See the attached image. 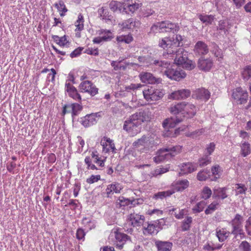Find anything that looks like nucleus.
<instances>
[{"label":"nucleus","mask_w":251,"mask_h":251,"mask_svg":"<svg viewBox=\"0 0 251 251\" xmlns=\"http://www.w3.org/2000/svg\"><path fill=\"white\" fill-rule=\"evenodd\" d=\"M196 106L192 103L186 102H178L174 106V115L176 119H174V123H178L183 120V118H191L196 113Z\"/></svg>","instance_id":"nucleus-1"},{"label":"nucleus","mask_w":251,"mask_h":251,"mask_svg":"<svg viewBox=\"0 0 251 251\" xmlns=\"http://www.w3.org/2000/svg\"><path fill=\"white\" fill-rule=\"evenodd\" d=\"M174 61L177 65H181L188 70H192L196 67L195 63L188 58V52L182 48H179L176 51Z\"/></svg>","instance_id":"nucleus-2"},{"label":"nucleus","mask_w":251,"mask_h":251,"mask_svg":"<svg viewBox=\"0 0 251 251\" xmlns=\"http://www.w3.org/2000/svg\"><path fill=\"white\" fill-rule=\"evenodd\" d=\"M143 94L147 101H156L163 97L164 92L162 90L158 89L153 86H148L143 90Z\"/></svg>","instance_id":"nucleus-3"},{"label":"nucleus","mask_w":251,"mask_h":251,"mask_svg":"<svg viewBox=\"0 0 251 251\" xmlns=\"http://www.w3.org/2000/svg\"><path fill=\"white\" fill-rule=\"evenodd\" d=\"M141 125L138 121L133 120L131 115L128 120L125 121L123 129L131 136H134L140 132Z\"/></svg>","instance_id":"nucleus-4"},{"label":"nucleus","mask_w":251,"mask_h":251,"mask_svg":"<svg viewBox=\"0 0 251 251\" xmlns=\"http://www.w3.org/2000/svg\"><path fill=\"white\" fill-rule=\"evenodd\" d=\"M159 220L145 222L143 226V233L144 235H156L161 229Z\"/></svg>","instance_id":"nucleus-5"},{"label":"nucleus","mask_w":251,"mask_h":251,"mask_svg":"<svg viewBox=\"0 0 251 251\" xmlns=\"http://www.w3.org/2000/svg\"><path fill=\"white\" fill-rule=\"evenodd\" d=\"M131 116L133 120L138 121L141 125L144 122L150 121L151 119V113L149 108L140 109Z\"/></svg>","instance_id":"nucleus-6"},{"label":"nucleus","mask_w":251,"mask_h":251,"mask_svg":"<svg viewBox=\"0 0 251 251\" xmlns=\"http://www.w3.org/2000/svg\"><path fill=\"white\" fill-rule=\"evenodd\" d=\"M142 6L138 0H124L123 12L132 15Z\"/></svg>","instance_id":"nucleus-7"},{"label":"nucleus","mask_w":251,"mask_h":251,"mask_svg":"<svg viewBox=\"0 0 251 251\" xmlns=\"http://www.w3.org/2000/svg\"><path fill=\"white\" fill-rule=\"evenodd\" d=\"M78 87L81 92L88 93L92 96H95L98 93V89L89 80L81 82Z\"/></svg>","instance_id":"nucleus-8"},{"label":"nucleus","mask_w":251,"mask_h":251,"mask_svg":"<svg viewBox=\"0 0 251 251\" xmlns=\"http://www.w3.org/2000/svg\"><path fill=\"white\" fill-rule=\"evenodd\" d=\"M173 29V24L166 22L157 23L153 25L151 28V32L153 33H163L171 32Z\"/></svg>","instance_id":"nucleus-9"},{"label":"nucleus","mask_w":251,"mask_h":251,"mask_svg":"<svg viewBox=\"0 0 251 251\" xmlns=\"http://www.w3.org/2000/svg\"><path fill=\"white\" fill-rule=\"evenodd\" d=\"M162 136L164 138L171 137L173 134V117L165 119L162 123Z\"/></svg>","instance_id":"nucleus-10"},{"label":"nucleus","mask_w":251,"mask_h":251,"mask_svg":"<svg viewBox=\"0 0 251 251\" xmlns=\"http://www.w3.org/2000/svg\"><path fill=\"white\" fill-rule=\"evenodd\" d=\"M172 149L167 148L161 149L157 151V155L154 157L153 159L156 163H160L165 159H168L172 157L173 154L171 151Z\"/></svg>","instance_id":"nucleus-11"},{"label":"nucleus","mask_w":251,"mask_h":251,"mask_svg":"<svg viewBox=\"0 0 251 251\" xmlns=\"http://www.w3.org/2000/svg\"><path fill=\"white\" fill-rule=\"evenodd\" d=\"M97 113H91L85 116L78 118L77 121L79 122L84 127H88L96 124Z\"/></svg>","instance_id":"nucleus-12"},{"label":"nucleus","mask_w":251,"mask_h":251,"mask_svg":"<svg viewBox=\"0 0 251 251\" xmlns=\"http://www.w3.org/2000/svg\"><path fill=\"white\" fill-rule=\"evenodd\" d=\"M139 77L143 83L149 84H159L161 83L162 79L160 78H156L150 73L142 72L139 75Z\"/></svg>","instance_id":"nucleus-13"},{"label":"nucleus","mask_w":251,"mask_h":251,"mask_svg":"<svg viewBox=\"0 0 251 251\" xmlns=\"http://www.w3.org/2000/svg\"><path fill=\"white\" fill-rule=\"evenodd\" d=\"M65 90L70 97L80 103L81 102V97L80 95L78 93L76 88L72 85L70 82H66Z\"/></svg>","instance_id":"nucleus-14"},{"label":"nucleus","mask_w":251,"mask_h":251,"mask_svg":"<svg viewBox=\"0 0 251 251\" xmlns=\"http://www.w3.org/2000/svg\"><path fill=\"white\" fill-rule=\"evenodd\" d=\"M198 164L197 163H182L178 166L180 171L179 172V175H184L191 173L195 171L198 168Z\"/></svg>","instance_id":"nucleus-15"},{"label":"nucleus","mask_w":251,"mask_h":251,"mask_svg":"<svg viewBox=\"0 0 251 251\" xmlns=\"http://www.w3.org/2000/svg\"><path fill=\"white\" fill-rule=\"evenodd\" d=\"M128 219L131 222V224L133 227L141 226H143V225L145 223V217L143 215L135 213L130 214Z\"/></svg>","instance_id":"nucleus-16"},{"label":"nucleus","mask_w":251,"mask_h":251,"mask_svg":"<svg viewBox=\"0 0 251 251\" xmlns=\"http://www.w3.org/2000/svg\"><path fill=\"white\" fill-rule=\"evenodd\" d=\"M213 65V62L211 59H205L201 57L199 59L198 62V68L202 71L207 72L209 71Z\"/></svg>","instance_id":"nucleus-17"},{"label":"nucleus","mask_w":251,"mask_h":251,"mask_svg":"<svg viewBox=\"0 0 251 251\" xmlns=\"http://www.w3.org/2000/svg\"><path fill=\"white\" fill-rule=\"evenodd\" d=\"M116 239V246L120 249L123 248L124 245L127 240H130V238L127 234L122 233H116L115 235Z\"/></svg>","instance_id":"nucleus-18"},{"label":"nucleus","mask_w":251,"mask_h":251,"mask_svg":"<svg viewBox=\"0 0 251 251\" xmlns=\"http://www.w3.org/2000/svg\"><path fill=\"white\" fill-rule=\"evenodd\" d=\"M228 188L226 187L215 188L213 189V196L215 198L224 200L227 198V190Z\"/></svg>","instance_id":"nucleus-19"},{"label":"nucleus","mask_w":251,"mask_h":251,"mask_svg":"<svg viewBox=\"0 0 251 251\" xmlns=\"http://www.w3.org/2000/svg\"><path fill=\"white\" fill-rule=\"evenodd\" d=\"M243 217L239 214H236L234 218L230 222L233 232L239 227H243Z\"/></svg>","instance_id":"nucleus-20"},{"label":"nucleus","mask_w":251,"mask_h":251,"mask_svg":"<svg viewBox=\"0 0 251 251\" xmlns=\"http://www.w3.org/2000/svg\"><path fill=\"white\" fill-rule=\"evenodd\" d=\"M153 64L156 66L160 67H163L166 68V70L164 71V74L171 79H173V69L172 68V66H171L170 68L167 69L168 64L167 62H164L162 61H159L155 60L154 61Z\"/></svg>","instance_id":"nucleus-21"},{"label":"nucleus","mask_w":251,"mask_h":251,"mask_svg":"<svg viewBox=\"0 0 251 251\" xmlns=\"http://www.w3.org/2000/svg\"><path fill=\"white\" fill-rule=\"evenodd\" d=\"M189 185V182L186 179L177 181L174 184V193L176 192H182L187 188Z\"/></svg>","instance_id":"nucleus-22"},{"label":"nucleus","mask_w":251,"mask_h":251,"mask_svg":"<svg viewBox=\"0 0 251 251\" xmlns=\"http://www.w3.org/2000/svg\"><path fill=\"white\" fill-rule=\"evenodd\" d=\"M194 51L200 55L206 54L208 52V48L205 43L200 41L196 44Z\"/></svg>","instance_id":"nucleus-23"},{"label":"nucleus","mask_w":251,"mask_h":251,"mask_svg":"<svg viewBox=\"0 0 251 251\" xmlns=\"http://www.w3.org/2000/svg\"><path fill=\"white\" fill-rule=\"evenodd\" d=\"M197 99L202 100L205 101L208 100L210 97V92L203 88L198 89L195 92Z\"/></svg>","instance_id":"nucleus-24"},{"label":"nucleus","mask_w":251,"mask_h":251,"mask_svg":"<svg viewBox=\"0 0 251 251\" xmlns=\"http://www.w3.org/2000/svg\"><path fill=\"white\" fill-rule=\"evenodd\" d=\"M240 153L242 157H247L251 153V145L248 142L242 141L240 144Z\"/></svg>","instance_id":"nucleus-25"},{"label":"nucleus","mask_w":251,"mask_h":251,"mask_svg":"<svg viewBox=\"0 0 251 251\" xmlns=\"http://www.w3.org/2000/svg\"><path fill=\"white\" fill-rule=\"evenodd\" d=\"M230 232L226 228H217L216 229V235L220 242L225 241L230 235Z\"/></svg>","instance_id":"nucleus-26"},{"label":"nucleus","mask_w":251,"mask_h":251,"mask_svg":"<svg viewBox=\"0 0 251 251\" xmlns=\"http://www.w3.org/2000/svg\"><path fill=\"white\" fill-rule=\"evenodd\" d=\"M155 244L158 251H169L172 247V243L169 242L156 241Z\"/></svg>","instance_id":"nucleus-27"},{"label":"nucleus","mask_w":251,"mask_h":251,"mask_svg":"<svg viewBox=\"0 0 251 251\" xmlns=\"http://www.w3.org/2000/svg\"><path fill=\"white\" fill-rule=\"evenodd\" d=\"M190 91L188 89H181L174 92V99H185L190 96Z\"/></svg>","instance_id":"nucleus-28"},{"label":"nucleus","mask_w":251,"mask_h":251,"mask_svg":"<svg viewBox=\"0 0 251 251\" xmlns=\"http://www.w3.org/2000/svg\"><path fill=\"white\" fill-rule=\"evenodd\" d=\"M232 96L234 99H238L239 103L244 104L247 101L248 95L247 92H237L233 93Z\"/></svg>","instance_id":"nucleus-29"},{"label":"nucleus","mask_w":251,"mask_h":251,"mask_svg":"<svg viewBox=\"0 0 251 251\" xmlns=\"http://www.w3.org/2000/svg\"><path fill=\"white\" fill-rule=\"evenodd\" d=\"M98 12L100 17L102 18V20H105L106 22L111 21L112 16L109 14L108 9L102 7L99 10Z\"/></svg>","instance_id":"nucleus-30"},{"label":"nucleus","mask_w":251,"mask_h":251,"mask_svg":"<svg viewBox=\"0 0 251 251\" xmlns=\"http://www.w3.org/2000/svg\"><path fill=\"white\" fill-rule=\"evenodd\" d=\"M186 76L185 71L179 67H177L175 71H174V80L176 81H180L182 79L184 78Z\"/></svg>","instance_id":"nucleus-31"},{"label":"nucleus","mask_w":251,"mask_h":251,"mask_svg":"<svg viewBox=\"0 0 251 251\" xmlns=\"http://www.w3.org/2000/svg\"><path fill=\"white\" fill-rule=\"evenodd\" d=\"M83 108L82 106L78 103H72V121L74 122L75 117L78 116Z\"/></svg>","instance_id":"nucleus-32"},{"label":"nucleus","mask_w":251,"mask_h":251,"mask_svg":"<svg viewBox=\"0 0 251 251\" xmlns=\"http://www.w3.org/2000/svg\"><path fill=\"white\" fill-rule=\"evenodd\" d=\"M173 194V190H169L166 191H161L154 194L152 198L155 200H162L168 197H170Z\"/></svg>","instance_id":"nucleus-33"},{"label":"nucleus","mask_w":251,"mask_h":251,"mask_svg":"<svg viewBox=\"0 0 251 251\" xmlns=\"http://www.w3.org/2000/svg\"><path fill=\"white\" fill-rule=\"evenodd\" d=\"M109 6L110 9L113 12L119 10L120 11L123 12L124 2L121 3L112 0L110 2Z\"/></svg>","instance_id":"nucleus-34"},{"label":"nucleus","mask_w":251,"mask_h":251,"mask_svg":"<svg viewBox=\"0 0 251 251\" xmlns=\"http://www.w3.org/2000/svg\"><path fill=\"white\" fill-rule=\"evenodd\" d=\"M160 44V46L163 49L167 48L166 53L168 55H170V56L172 57L173 52H171L170 50H168V49L170 48L172 45V41L169 40L168 38H165L162 40V42Z\"/></svg>","instance_id":"nucleus-35"},{"label":"nucleus","mask_w":251,"mask_h":251,"mask_svg":"<svg viewBox=\"0 0 251 251\" xmlns=\"http://www.w3.org/2000/svg\"><path fill=\"white\" fill-rule=\"evenodd\" d=\"M92 158L94 159V163L98 164L100 167H102L104 166L105 160H102L99 156L98 151H95L92 152L91 154Z\"/></svg>","instance_id":"nucleus-36"},{"label":"nucleus","mask_w":251,"mask_h":251,"mask_svg":"<svg viewBox=\"0 0 251 251\" xmlns=\"http://www.w3.org/2000/svg\"><path fill=\"white\" fill-rule=\"evenodd\" d=\"M241 76L243 79L246 81L248 80L251 77V65L246 66L243 69Z\"/></svg>","instance_id":"nucleus-37"},{"label":"nucleus","mask_w":251,"mask_h":251,"mask_svg":"<svg viewBox=\"0 0 251 251\" xmlns=\"http://www.w3.org/2000/svg\"><path fill=\"white\" fill-rule=\"evenodd\" d=\"M222 247V245H215L212 243L207 242L203 247V249L206 251H213L216 250H219Z\"/></svg>","instance_id":"nucleus-38"},{"label":"nucleus","mask_w":251,"mask_h":251,"mask_svg":"<svg viewBox=\"0 0 251 251\" xmlns=\"http://www.w3.org/2000/svg\"><path fill=\"white\" fill-rule=\"evenodd\" d=\"M237 250L239 251H251V244L246 240L242 241L239 243Z\"/></svg>","instance_id":"nucleus-39"},{"label":"nucleus","mask_w":251,"mask_h":251,"mask_svg":"<svg viewBox=\"0 0 251 251\" xmlns=\"http://www.w3.org/2000/svg\"><path fill=\"white\" fill-rule=\"evenodd\" d=\"M219 203L217 201H214L210 203L205 210L206 215L210 214L218 209Z\"/></svg>","instance_id":"nucleus-40"},{"label":"nucleus","mask_w":251,"mask_h":251,"mask_svg":"<svg viewBox=\"0 0 251 251\" xmlns=\"http://www.w3.org/2000/svg\"><path fill=\"white\" fill-rule=\"evenodd\" d=\"M199 18L203 23H206V24L208 25L211 24L214 19V16L212 15H203L202 14H200Z\"/></svg>","instance_id":"nucleus-41"},{"label":"nucleus","mask_w":251,"mask_h":251,"mask_svg":"<svg viewBox=\"0 0 251 251\" xmlns=\"http://www.w3.org/2000/svg\"><path fill=\"white\" fill-rule=\"evenodd\" d=\"M206 205V203L205 201H200L192 208L193 212L194 213H198L202 211Z\"/></svg>","instance_id":"nucleus-42"},{"label":"nucleus","mask_w":251,"mask_h":251,"mask_svg":"<svg viewBox=\"0 0 251 251\" xmlns=\"http://www.w3.org/2000/svg\"><path fill=\"white\" fill-rule=\"evenodd\" d=\"M212 195V191L210 188L208 186H205L203 188L201 194V197L204 200H207L210 198Z\"/></svg>","instance_id":"nucleus-43"},{"label":"nucleus","mask_w":251,"mask_h":251,"mask_svg":"<svg viewBox=\"0 0 251 251\" xmlns=\"http://www.w3.org/2000/svg\"><path fill=\"white\" fill-rule=\"evenodd\" d=\"M118 201H119V203L120 205V207H125L130 205V204H134L133 202L136 201L135 200H131L124 197H120Z\"/></svg>","instance_id":"nucleus-44"},{"label":"nucleus","mask_w":251,"mask_h":251,"mask_svg":"<svg viewBox=\"0 0 251 251\" xmlns=\"http://www.w3.org/2000/svg\"><path fill=\"white\" fill-rule=\"evenodd\" d=\"M147 143V137L144 135L142 136L141 138L138 139L137 140L134 141L132 144V146L135 148H138L140 146H145V144Z\"/></svg>","instance_id":"nucleus-45"},{"label":"nucleus","mask_w":251,"mask_h":251,"mask_svg":"<svg viewBox=\"0 0 251 251\" xmlns=\"http://www.w3.org/2000/svg\"><path fill=\"white\" fill-rule=\"evenodd\" d=\"M54 6L57 9L58 11H62V13H60L61 16H64V14L63 12H66L67 11V9L66 8L65 5L64 4V2L62 0H59L58 3H55Z\"/></svg>","instance_id":"nucleus-46"},{"label":"nucleus","mask_w":251,"mask_h":251,"mask_svg":"<svg viewBox=\"0 0 251 251\" xmlns=\"http://www.w3.org/2000/svg\"><path fill=\"white\" fill-rule=\"evenodd\" d=\"M212 175L214 177L215 180L220 178L222 170L219 165H215L211 168Z\"/></svg>","instance_id":"nucleus-47"},{"label":"nucleus","mask_w":251,"mask_h":251,"mask_svg":"<svg viewBox=\"0 0 251 251\" xmlns=\"http://www.w3.org/2000/svg\"><path fill=\"white\" fill-rule=\"evenodd\" d=\"M235 185L236 195L245 194L246 191L247 190V188L246 187L245 184L238 183L236 184Z\"/></svg>","instance_id":"nucleus-48"},{"label":"nucleus","mask_w":251,"mask_h":251,"mask_svg":"<svg viewBox=\"0 0 251 251\" xmlns=\"http://www.w3.org/2000/svg\"><path fill=\"white\" fill-rule=\"evenodd\" d=\"M80 205L78 200L71 199L68 204H66L65 206H70L71 209L73 210H75Z\"/></svg>","instance_id":"nucleus-49"},{"label":"nucleus","mask_w":251,"mask_h":251,"mask_svg":"<svg viewBox=\"0 0 251 251\" xmlns=\"http://www.w3.org/2000/svg\"><path fill=\"white\" fill-rule=\"evenodd\" d=\"M135 26V22L133 18H129L123 23L124 28L131 29Z\"/></svg>","instance_id":"nucleus-50"},{"label":"nucleus","mask_w":251,"mask_h":251,"mask_svg":"<svg viewBox=\"0 0 251 251\" xmlns=\"http://www.w3.org/2000/svg\"><path fill=\"white\" fill-rule=\"evenodd\" d=\"M192 222V218L191 217H188L182 223L181 226L182 230L186 231L189 229Z\"/></svg>","instance_id":"nucleus-51"},{"label":"nucleus","mask_w":251,"mask_h":251,"mask_svg":"<svg viewBox=\"0 0 251 251\" xmlns=\"http://www.w3.org/2000/svg\"><path fill=\"white\" fill-rule=\"evenodd\" d=\"M83 17L81 14H79L78 17V19L75 23V26L77 27L76 29L81 31L83 29Z\"/></svg>","instance_id":"nucleus-52"},{"label":"nucleus","mask_w":251,"mask_h":251,"mask_svg":"<svg viewBox=\"0 0 251 251\" xmlns=\"http://www.w3.org/2000/svg\"><path fill=\"white\" fill-rule=\"evenodd\" d=\"M216 145L214 143L211 142L207 145L205 149V154L207 156L211 155L215 149Z\"/></svg>","instance_id":"nucleus-53"},{"label":"nucleus","mask_w":251,"mask_h":251,"mask_svg":"<svg viewBox=\"0 0 251 251\" xmlns=\"http://www.w3.org/2000/svg\"><path fill=\"white\" fill-rule=\"evenodd\" d=\"M101 34H104V35L101 36L104 41H108L111 40L113 37L112 33L110 30H103L101 31Z\"/></svg>","instance_id":"nucleus-54"},{"label":"nucleus","mask_w":251,"mask_h":251,"mask_svg":"<svg viewBox=\"0 0 251 251\" xmlns=\"http://www.w3.org/2000/svg\"><path fill=\"white\" fill-rule=\"evenodd\" d=\"M72 103L71 104H65L62 107V115H65L67 113H70L72 114Z\"/></svg>","instance_id":"nucleus-55"},{"label":"nucleus","mask_w":251,"mask_h":251,"mask_svg":"<svg viewBox=\"0 0 251 251\" xmlns=\"http://www.w3.org/2000/svg\"><path fill=\"white\" fill-rule=\"evenodd\" d=\"M86 235V233L85 232L83 229L82 228H78L77 229L76 233V238L79 240H84L85 238V236Z\"/></svg>","instance_id":"nucleus-56"},{"label":"nucleus","mask_w":251,"mask_h":251,"mask_svg":"<svg viewBox=\"0 0 251 251\" xmlns=\"http://www.w3.org/2000/svg\"><path fill=\"white\" fill-rule=\"evenodd\" d=\"M84 48L83 47H79L77 49H75L73 51H72L70 54V56L72 58L76 57L78 56H79L81 53V51L83 50Z\"/></svg>","instance_id":"nucleus-57"},{"label":"nucleus","mask_w":251,"mask_h":251,"mask_svg":"<svg viewBox=\"0 0 251 251\" xmlns=\"http://www.w3.org/2000/svg\"><path fill=\"white\" fill-rule=\"evenodd\" d=\"M153 13L154 11L151 9H143L140 12V16L143 17H148L151 15Z\"/></svg>","instance_id":"nucleus-58"},{"label":"nucleus","mask_w":251,"mask_h":251,"mask_svg":"<svg viewBox=\"0 0 251 251\" xmlns=\"http://www.w3.org/2000/svg\"><path fill=\"white\" fill-rule=\"evenodd\" d=\"M231 234L236 237L238 235H239L241 239L245 237V234L243 231L242 227H239L238 229L235 230L234 232L231 231Z\"/></svg>","instance_id":"nucleus-59"},{"label":"nucleus","mask_w":251,"mask_h":251,"mask_svg":"<svg viewBox=\"0 0 251 251\" xmlns=\"http://www.w3.org/2000/svg\"><path fill=\"white\" fill-rule=\"evenodd\" d=\"M82 224L84 225L85 226H88L89 229H91L92 227L94 226V224L91 220L87 217H84L82 219Z\"/></svg>","instance_id":"nucleus-60"},{"label":"nucleus","mask_w":251,"mask_h":251,"mask_svg":"<svg viewBox=\"0 0 251 251\" xmlns=\"http://www.w3.org/2000/svg\"><path fill=\"white\" fill-rule=\"evenodd\" d=\"M100 179V175H92L89 178L87 179L86 182L89 184H92L94 182L98 181Z\"/></svg>","instance_id":"nucleus-61"},{"label":"nucleus","mask_w":251,"mask_h":251,"mask_svg":"<svg viewBox=\"0 0 251 251\" xmlns=\"http://www.w3.org/2000/svg\"><path fill=\"white\" fill-rule=\"evenodd\" d=\"M182 37L179 35H176L175 39H174V45L177 47H182L183 46Z\"/></svg>","instance_id":"nucleus-62"},{"label":"nucleus","mask_w":251,"mask_h":251,"mask_svg":"<svg viewBox=\"0 0 251 251\" xmlns=\"http://www.w3.org/2000/svg\"><path fill=\"white\" fill-rule=\"evenodd\" d=\"M245 227L248 235L251 236V217L246 221Z\"/></svg>","instance_id":"nucleus-63"},{"label":"nucleus","mask_w":251,"mask_h":251,"mask_svg":"<svg viewBox=\"0 0 251 251\" xmlns=\"http://www.w3.org/2000/svg\"><path fill=\"white\" fill-rule=\"evenodd\" d=\"M142 85L140 84H133L132 83L129 85L126 86L125 87V90L127 92H130V90H134L137 89L138 88L141 87Z\"/></svg>","instance_id":"nucleus-64"}]
</instances>
